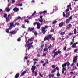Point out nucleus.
<instances>
[{"label": "nucleus", "mask_w": 78, "mask_h": 78, "mask_svg": "<svg viewBox=\"0 0 78 78\" xmlns=\"http://www.w3.org/2000/svg\"><path fill=\"white\" fill-rule=\"evenodd\" d=\"M48 45V44L46 43L45 44V47L46 48H47L48 47V45Z\"/></svg>", "instance_id": "nucleus-55"}, {"label": "nucleus", "mask_w": 78, "mask_h": 78, "mask_svg": "<svg viewBox=\"0 0 78 78\" xmlns=\"http://www.w3.org/2000/svg\"><path fill=\"white\" fill-rule=\"evenodd\" d=\"M12 27H13L12 26H10V27H9V30H11V29H12Z\"/></svg>", "instance_id": "nucleus-40"}, {"label": "nucleus", "mask_w": 78, "mask_h": 78, "mask_svg": "<svg viewBox=\"0 0 78 78\" xmlns=\"http://www.w3.org/2000/svg\"><path fill=\"white\" fill-rule=\"evenodd\" d=\"M57 21H54L52 23V24H55L56 23H57Z\"/></svg>", "instance_id": "nucleus-36"}, {"label": "nucleus", "mask_w": 78, "mask_h": 78, "mask_svg": "<svg viewBox=\"0 0 78 78\" xmlns=\"http://www.w3.org/2000/svg\"><path fill=\"white\" fill-rule=\"evenodd\" d=\"M39 75L40 76H41V77H42V78H43V76L42 74H41L40 73Z\"/></svg>", "instance_id": "nucleus-61"}, {"label": "nucleus", "mask_w": 78, "mask_h": 78, "mask_svg": "<svg viewBox=\"0 0 78 78\" xmlns=\"http://www.w3.org/2000/svg\"><path fill=\"white\" fill-rule=\"evenodd\" d=\"M63 25H64V22H61L59 24V27H61Z\"/></svg>", "instance_id": "nucleus-19"}, {"label": "nucleus", "mask_w": 78, "mask_h": 78, "mask_svg": "<svg viewBox=\"0 0 78 78\" xmlns=\"http://www.w3.org/2000/svg\"><path fill=\"white\" fill-rule=\"evenodd\" d=\"M66 15H67V16H69L70 15V12H69L68 13H66Z\"/></svg>", "instance_id": "nucleus-54"}, {"label": "nucleus", "mask_w": 78, "mask_h": 78, "mask_svg": "<svg viewBox=\"0 0 78 78\" xmlns=\"http://www.w3.org/2000/svg\"><path fill=\"white\" fill-rule=\"evenodd\" d=\"M77 51V49H76L74 50V52H75V53H76V52Z\"/></svg>", "instance_id": "nucleus-64"}, {"label": "nucleus", "mask_w": 78, "mask_h": 78, "mask_svg": "<svg viewBox=\"0 0 78 78\" xmlns=\"http://www.w3.org/2000/svg\"><path fill=\"white\" fill-rule=\"evenodd\" d=\"M72 34H73V33H70L69 34H68L69 36H71V35H72Z\"/></svg>", "instance_id": "nucleus-45"}, {"label": "nucleus", "mask_w": 78, "mask_h": 78, "mask_svg": "<svg viewBox=\"0 0 78 78\" xmlns=\"http://www.w3.org/2000/svg\"><path fill=\"white\" fill-rule=\"evenodd\" d=\"M10 26L12 27H15V25H14V24H13V23H11L10 24Z\"/></svg>", "instance_id": "nucleus-21"}, {"label": "nucleus", "mask_w": 78, "mask_h": 78, "mask_svg": "<svg viewBox=\"0 0 78 78\" xmlns=\"http://www.w3.org/2000/svg\"><path fill=\"white\" fill-rule=\"evenodd\" d=\"M73 17V15H71V16H70L69 17V20H72V17Z\"/></svg>", "instance_id": "nucleus-41"}, {"label": "nucleus", "mask_w": 78, "mask_h": 78, "mask_svg": "<svg viewBox=\"0 0 78 78\" xmlns=\"http://www.w3.org/2000/svg\"><path fill=\"white\" fill-rule=\"evenodd\" d=\"M19 25V23H16L15 24V26H16V25H17V26H18V25Z\"/></svg>", "instance_id": "nucleus-34"}, {"label": "nucleus", "mask_w": 78, "mask_h": 78, "mask_svg": "<svg viewBox=\"0 0 78 78\" xmlns=\"http://www.w3.org/2000/svg\"><path fill=\"white\" fill-rule=\"evenodd\" d=\"M36 11H35L34 12V13H33L32 14L31 16H34V15H35V14H36Z\"/></svg>", "instance_id": "nucleus-31"}, {"label": "nucleus", "mask_w": 78, "mask_h": 78, "mask_svg": "<svg viewBox=\"0 0 78 78\" xmlns=\"http://www.w3.org/2000/svg\"><path fill=\"white\" fill-rule=\"evenodd\" d=\"M5 10L7 11V12H9V11L10 10V9L6 8V9H5Z\"/></svg>", "instance_id": "nucleus-27"}, {"label": "nucleus", "mask_w": 78, "mask_h": 78, "mask_svg": "<svg viewBox=\"0 0 78 78\" xmlns=\"http://www.w3.org/2000/svg\"><path fill=\"white\" fill-rule=\"evenodd\" d=\"M6 33H9V30L8 29H7L6 30Z\"/></svg>", "instance_id": "nucleus-56"}, {"label": "nucleus", "mask_w": 78, "mask_h": 78, "mask_svg": "<svg viewBox=\"0 0 78 78\" xmlns=\"http://www.w3.org/2000/svg\"><path fill=\"white\" fill-rule=\"evenodd\" d=\"M47 12V11L44 10L43 12H40L39 13L40 14H45V13Z\"/></svg>", "instance_id": "nucleus-9"}, {"label": "nucleus", "mask_w": 78, "mask_h": 78, "mask_svg": "<svg viewBox=\"0 0 78 78\" xmlns=\"http://www.w3.org/2000/svg\"><path fill=\"white\" fill-rule=\"evenodd\" d=\"M17 33V31H12L9 32L10 34H14Z\"/></svg>", "instance_id": "nucleus-12"}, {"label": "nucleus", "mask_w": 78, "mask_h": 78, "mask_svg": "<svg viewBox=\"0 0 78 78\" xmlns=\"http://www.w3.org/2000/svg\"><path fill=\"white\" fill-rule=\"evenodd\" d=\"M57 50V49H55L52 52V53L54 54V55L53 56V58H55L56 56L58 55V54H60V53H61V51H57L56 52V51Z\"/></svg>", "instance_id": "nucleus-2"}, {"label": "nucleus", "mask_w": 78, "mask_h": 78, "mask_svg": "<svg viewBox=\"0 0 78 78\" xmlns=\"http://www.w3.org/2000/svg\"><path fill=\"white\" fill-rule=\"evenodd\" d=\"M56 11V9H53V11L52 12V13H53L54 12H55V11Z\"/></svg>", "instance_id": "nucleus-42"}, {"label": "nucleus", "mask_w": 78, "mask_h": 78, "mask_svg": "<svg viewBox=\"0 0 78 78\" xmlns=\"http://www.w3.org/2000/svg\"><path fill=\"white\" fill-rule=\"evenodd\" d=\"M51 67L53 68H55L56 67V65H52L51 66Z\"/></svg>", "instance_id": "nucleus-35"}, {"label": "nucleus", "mask_w": 78, "mask_h": 78, "mask_svg": "<svg viewBox=\"0 0 78 78\" xmlns=\"http://www.w3.org/2000/svg\"><path fill=\"white\" fill-rule=\"evenodd\" d=\"M15 2V0H12V3L14 4Z\"/></svg>", "instance_id": "nucleus-47"}, {"label": "nucleus", "mask_w": 78, "mask_h": 78, "mask_svg": "<svg viewBox=\"0 0 78 78\" xmlns=\"http://www.w3.org/2000/svg\"><path fill=\"white\" fill-rule=\"evenodd\" d=\"M19 75H20V74L19 73H17L16 75L15 76V78H18L19 77Z\"/></svg>", "instance_id": "nucleus-13"}, {"label": "nucleus", "mask_w": 78, "mask_h": 78, "mask_svg": "<svg viewBox=\"0 0 78 78\" xmlns=\"http://www.w3.org/2000/svg\"><path fill=\"white\" fill-rule=\"evenodd\" d=\"M67 8H69V7H71V3H69V5H68L67 6Z\"/></svg>", "instance_id": "nucleus-39"}, {"label": "nucleus", "mask_w": 78, "mask_h": 78, "mask_svg": "<svg viewBox=\"0 0 78 78\" xmlns=\"http://www.w3.org/2000/svg\"><path fill=\"white\" fill-rule=\"evenodd\" d=\"M68 27H66L67 30H69L70 28V27H71L72 26V24H69L68 25Z\"/></svg>", "instance_id": "nucleus-10"}, {"label": "nucleus", "mask_w": 78, "mask_h": 78, "mask_svg": "<svg viewBox=\"0 0 78 78\" xmlns=\"http://www.w3.org/2000/svg\"><path fill=\"white\" fill-rule=\"evenodd\" d=\"M27 73V71H24L21 74V75H24L25 73Z\"/></svg>", "instance_id": "nucleus-23"}, {"label": "nucleus", "mask_w": 78, "mask_h": 78, "mask_svg": "<svg viewBox=\"0 0 78 78\" xmlns=\"http://www.w3.org/2000/svg\"><path fill=\"white\" fill-rule=\"evenodd\" d=\"M51 39V41H55V39L54 38L52 37V35L50 34L47 36L45 37V38L44 39V41H45L47 40V41H49V39Z\"/></svg>", "instance_id": "nucleus-1"}, {"label": "nucleus", "mask_w": 78, "mask_h": 78, "mask_svg": "<svg viewBox=\"0 0 78 78\" xmlns=\"http://www.w3.org/2000/svg\"><path fill=\"white\" fill-rule=\"evenodd\" d=\"M28 44L27 45V46L28 47V50H29L30 49V48H31V45L29 44Z\"/></svg>", "instance_id": "nucleus-17"}, {"label": "nucleus", "mask_w": 78, "mask_h": 78, "mask_svg": "<svg viewBox=\"0 0 78 78\" xmlns=\"http://www.w3.org/2000/svg\"><path fill=\"white\" fill-rule=\"evenodd\" d=\"M77 44H78V42H76L74 43L71 47L72 48H75L76 47V45H77Z\"/></svg>", "instance_id": "nucleus-8"}, {"label": "nucleus", "mask_w": 78, "mask_h": 78, "mask_svg": "<svg viewBox=\"0 0 78 78\" xmlns=\"http://www.w3.org/2000/svg\"><path fill=\"white\" fill-rule=\"evenodd\" d=\"M41 26H40V23H38V24H37V29H40Z\"/></svg>", "instance_id": "nucleus-20"}, {"label": "nucleus", "mask_w": 78, "mask_h": 78, "mask_svg": "<svg viewBox=\"0 0 78 78\" xmlns=\"http://www.w3.org/2000/svg\"><path fill=\"white\" fill-rule=\"evenodd\" d=\"M36 66H33L31 69V70L32 71V73H35L34 76H37V72L36 71L35 72V71H34V70L36 69Z\"/></svg>", "instance_id": "nucleus-3"}, {"label": "nucleus", "mask_w": 78, "mask_h": 78, "mask_svg": "<svg viewBox=\"0 0 78 78\" xmlns=\"http://www.w3.org/2000/svg\"><path fill=\"white\" fill-rule=\"evenodd\" d=\"M46 53H44L43 55V56H46Z\"/></svg>", "instance_id": "nucleus-49"}, {"label": "nucleus", "mask_w": 78, "mask_h": 78, "mask_svg": "<svg viewBox=\"0 0 78 78\" xmlns=\"http://www.w3.org/2000/svg\"><path fill=\"white\" fill-rule=\"evenodd\" d=\"M17 41H18V42H20V41H21V39H20V38H19L17 39Z\"/></svg>", "instance_id": "nucleus-46"}, {"label": "nucleus", "mask_w": 78, "mask_h": 78, "mask_svg": "<svg viewBox=\"0 0 78 78\" xmlns=\"http://www.w3.org/2000/svg\"><path fill=\"white\" fill-rule=\"evenodd\" d=\"M57 76L58 77H59L60 76V74H59V72H58L57 74Z\"/></svg>", "instance_id": "nucleus-32"}, {"label": "nucleus", "mask_w": 78, "mask_h": 78, "mask_svg": "<svg viewBox=\"0 0 78 78\" xmlns=\"http://www.w3.org/2000/svg\"><path fill=\"white\" fill-rule=\"evenodd\" d=\"M62 74H63L64 73V71H66V68L65 67L63 68L62 69Z\"/></svg>", "instance_id": "nucleus-15"}, {"label": "nucleus", "mask_w": 78, "mask_h": 78, "mask_svg": "<svg viewBox=\"0 0 78 78\" xmlns=\"http://www.w3.org/2000/svg\"><path fill=\"white\" fill-rule=\"evenodd\" d=\"M77 58H78V56H75V57L73 58V62L71 65L72 66H74L75 63H76L77 62Z\"/></svg>", "instance_id": "nucleus-5"}, {"label": "nucleus", "mask_w": 78, "mask_h": 78, "mask_svg": "<svg viewBox=\"0 0 78 78\" xmlns=\"http://www.w3.org/2000/svg\"><path fill=\"white\" fill-rule=\"evenodd\" d=\"M51 47H52V45L51 44H50V46L48 47V48H50H50Z\"/></svg>", "instance_id": "nucleus-33"}, {"label": "nucleus", "mask_w": 78, "mask_h": 78, "mask_svg": "<svg viewBox=\"0 0 78 78\" xmlns=\"http://www.w3.org/2000/svg\"><path fill=\"white\" fill-rule=\"evenodd\" d=\"M34 40V38H31L30 39H28V41L26 42V44H27V43H29V42H31V41H33Z\"/></svg>", "instance_id": "nucleus-7"}, {"label": "nucleus", "mask_w": 78, "mask_h": 78, "mask_svg": "<svg viewBox=\"0 0 78 78\" xmlns=\"http://www.w3.org/2000/svg\"><path fill=\"white\" fill-rule=\"evenodd\" d=\"M34 35L35 36H37V32H34Z\"/></svg>", "instance_id": "nucleus-60"}, {"label": "nucleus", "mask_w": 78, "mask_h": 78, "mask_svg": "<svg viewBox=\"0 0 78 78\" xmlns=\"http://www.w3.org/2000/svg\"><path fill=\"white\" fill-rule=\"evenodd\" d=\"M18 6H23V5L22 4H18Z\"/></svg>", "instance_id": "nucleus-57"}, {"label": "nucleus", "mask_w": 78, "mask_h": 78, "mask_svg": "<svg viewBox=\"0 0 78 78\" xmlns=\"http://www.w3.org/2000/svg\"><path fill=\"white\" fill-rule=\"evenodd\" d=\"M24 22L25 23L27 22V23L28 24L30 23V21H28V20L27 21V20H24Z\"/></svg>", "instance_id": "nucleus-25"}, {"label": "nucleus", "mask_w": 78, "mask_h": 78, "mask_svg": "<svg viewBox=\"0 0 78 78\" xmlns=\"http://www.w3.org/2000/svg\"><path fill=\"white\" fill-rule=\"evenodd\" d=\"M33 61H38V60L37 59V58H34L33 59Z\"/></svg>", "instance_id": "nucleus-51"}, {"label": "nucleus", "mask_w": 78, "mask_h": 78, "mask_svg": "<svg viewBox=\"0 0 78 78\" xmlns=\"http://www.w3.org/2000/svg\"><path fill=\"white\" fill-rule=\"evenodd\" d=\"M13 10L15 11V12H17L18 11H19V8H14L13 9Z\"/></svg>", "instance_id": "nucleus-14"}, {"label": "nucleus", "mask_w": 78, "mask_h": 78, "mask_svg": "<svg viewBox=\"0 0 78 78\" xmlns=\"http://www.w3.org/2000/svg\"><path fill=\"white\" fill-rule=\"evenodd\" d=\"M39 20L40 22H43V19H41V20Z\"/></svg>", "instance_id": "nucleus-52"}, {"label": "nucleus", "mask_w": 78, "mask_h": 78, "mask_svg": "<svg viewBox=\"0 0 78 78\" xmlns=\"http://www.w3.org/2000/svg\"><path fill=\"white\" fill-rule=\"evenodd\" d=\"M53 31H54V29H51V30H50L51 33L53 32Z\"/></svg>", "instance_id": "nucleus-53"}, {"label": "nucleus", "mask_w": 78, "mask_h": 78, "mask_svg": "<svg viewBox=\"0 0 78 78\" xmlns=\"http://www.w3.org/2000/svg\"><path fill=\"white\" fill-rule=\"evenodd\" d=\"M54 74H52V75H51V74H50L48 75V76H49V78H51V77L52 78H53V77H54Z\"/></svg>", "instance_id": "nucleus-11"}, {"label": "nucleus", "mask_w": 78, "mask_h": 78, "mask_svg": "<svg viewBox=\"0 0 78 78\" xmlns=\"http://www.w3.org/2000/svg\"><path fill=\"white\" fill-rule=\"evenodd\" d=\"M64 67H66V63H64L62 65V67L64 68Z\"/></svg>", "instance_id": "nucleus-26"}, {"label": "nucleus", "mask_w": 78, "mask_h": 78, "mask_svg": "<svg viewBox=\"0 0 78 78\" xmlns=\"http://www.w3.org/2000/svg\"><path fill=\"white\" fill-rule=\"evenodd\" d=\"M69 11V8H67L66 9V12H68V11Z\"/></svg>", "instance_id": "nucleus-58"}, {"label": "nucleus", "mask_w": 78, "mask_h": 78, "mask_svg": "<svg viewBox=\"0 0 78 78\" xmlns=\"http://www.w3.org/2000/svg\"><path fill=\"white\" fill-rule=\"evenodd\" d=\"M48 50V48H44L43 50L44 51H47Z\"/></svg>", "instance_id": "nucleus-30"}, {"label": "nucleus", "mask_w": 78, "mask_h": 78, "mask_svg": "<svg viewBox=\"0 0 78 78\" xmlns=\"http://www.w3.org/2000/svg\"><path fill=\"white\" fill-rule=\"evenodd\" d=\"M74 34H76V29H74Z\"/></svg>", "instance_id": "nucleus-29"}, {"label": "nucleus", "mask_w": 78, "mask_h": 78, "mask_svg": "<svg viewBox=\"0 0 78 78\" xmlns=\"http://www.w3.org/2000/svg\"><path fill=\"white\" fill-rule=\"evenodd\" d=\"M66 49H67V47H64L63 50H64V51H66Z\"/></svg>", "instance_id": "nucleus-38"}, {"label": "nucleus", "mask_w": 78, "mask_h": 78, "mask_svg": "<svg viewBox=\"0 0 78 78\" xmlns=\"http://www.w3.org/2000/svg\"><path fill=\"white\" fill-rule=\"evenodd\" d=\"M22 28H26L25 26L23 25H22Z\"/></svg>", "instance_id": "nucleus-48"}, {"label": "nucleus", "mask_w": 78, "mask_h": 78, "mask_svg": "<svg viewBox=\"0 0 78 78\" xmlns=\"http://www.w3.org/2000/svg\"><path fill=\"white\" fill-rule=\"evenodd\" d=\"M44 61H41L40 62V63H42V64H43V63H44Z\"/></svg>", "instance_id": "nucleus-50"}, {"label": "nucleus", "mask_w": 78, "mask_h": 78, "mask_svg": "<svg viewBox=\"0 0 78 78\" xmlns=\"http://www.w3.org/2000/svg\"><path fill=\"white\" fill-rule=\"evenodd\" d=\"M4 17H5V18H7V14H5L4 16Z\"/></svg>", "instance_id": "nucleus-44"}, {"label": "nucleus", "mask_w": 78, "mask_h": 78, "mask_svg": "<svg viewBox=\"0 0 78 78\" xmlns=\"http://www.w3.org/2000/svg\"><path fill=\"white\" fill-rule=\"evenodd\" d=\"M39 24V23H38L37 22H36L35 23H34V25H35L36 24H37H37Z\"/></svg>", "instance_id": "nucleus-43"}, {"label": "nucleus", "mask_w": 78, "mask_h": 78, "mask_svg": "<svg viewBox=\"0 0 78 78\" xmlns=\"http://www.w3.org/2000/svg\"><path fill=\"white\" fill-rule=\"evenodd\" d=\"M34 27H33L32 28L31 30H30V31H32L33 30V29H34Z\"/></svg>", "instance_id": "nucleus-62"}, {"label": "nucleus", "mask_w": 78, "mask_h": 78, "mask_svg": "<svg viewBox=\"0 0 78 78\" xmlns=\"http://www.w3.org/2000/svg\"><path fill=\"white\" fill-rule=\"evenodd\" d=\"M56 70H59V68L57 67H56L53 70L51 71V73H53L55 72L56 71Z\"/></svg>", "instance_id": "nucleus-6"}, {"label": "nucleus", "mask_w": 78, "mask_h": 78, "mask_svg": "<svg viewBox=\"0 0 78 78\" xmlns=\"http://www.w3.org/2000/svg\"><path fill=\"white\" fill-rule=\"evenodd\" d=\"M9 20H10V19H9V18H6V22H9Z\"/></svg>", "instance_id": "nucleus-24"}, {"label": "nucleus", "mask_w": 78, "mask_h": 78, "mask_svg": "<svg viewBox=\"0 0 78 78\" xmlns=\"http://www.w3.org/2000/svg\"><path fill=\"white\" fill-rule=\"evenodd\" d=\"M65 64L66 65H67V66H69L70 65V63L68 61L67 62L65 63Z\"/></svg>", "instance_id": "nucleus-22"}, {"label": "nucleus", "mask_w": 78, "mask_h": 78, "mask_svg": "<svg viewBox=\"0 0 78 78\" xmlns=\"http://www.w3.org/2000/svg\"><path fill=\"white\" fill-rule=\"evenodd\" d=\"M32 3H35V1L34 0H32L31 1Z\"/></svg>", "instance_id": "nucleus-63"}, {"label": "nucleus", "mask_w": 78, "mask_h": 78, "mask_svg": "<svg viewBox=\"0 0 78 78\" xmlns=\"http://www.w3.org/2000/svg\"><path fill=\"white\" fill-rule=\"evenodd\" d=\"M64 34H65V32H61L60 34V35H62V36H63Z\"/></svg>", "instance_id": "nucleus-28"}, {"label": "nucleus", "mask_w": 78, "mask_h": 78, "mask_svg": "<svg viewBox=\"0 0 78 78\" xmlns=\"http://www.w3.org/2000/svg\"><path fill=\"white\" fill-rule=\"evenodd\" d=\"M63 15L64 17H65L66 15L65 14V13H64V12H63Z\"/></svg>", "instance_id": "nucleus-59"}, {"label": "nucleus", "mask_w": 78, "mask_h": 78, "mask_svg": "<svg viewBox=\"0 0 78 78\" xmlns=\"http://www.w3.org/2000/svg\"><path fill=\"white\" fill-rule=\"evenodd\" d=\"M22 19L21 17L20 16H19L18 17L17 19H16V20H19V19Z\"/></svg>", "instance_id": "nucleus-37"}, {"label": "nucleus", "mask_w": 78, "mask_h": 78, "mask_svg": "<svg viewBox=\"0 0 78 78\" xmlns=\"http://www.w3.org/2000/svg\"><path fill=\"white\" fill-rule=\"evenodd\" d=\"M77 70V67L76 66H74L73 67V70Z\"/></svg>", "instance_id": "nucleus-18"}, {"label": "nucleus", "mask_w": 78, "mask_h": 78, "mask_svg": "<svg viewBox=\"0 0 78 78\" xmlns=\"http://www.w3.org/2000/svg\"><path fill=\"white\" fill-rule=\"evenodd\" d=\"M47 28H48V26L46 25L44 27H42L41 28L42 33L43 34H45V33H46L45 29H46Z\"/></svg>", "instance_id": "nucleus-4"}, {"label": "nucleus", "mask_w": 78, "mask_h": 78, "mask_svg": "<svg viewBox=\"0 0 78 78\" xmlns=\"http://www.w3.org/2000/svg\"><path fill=\"white\" fill-rule=\"evenodd\" d=\"M66 24L69 23L70 22V19L69 18L67 20H66Z\"/></svg>", "instance_id": "nucleus-16"}]
</instances>
